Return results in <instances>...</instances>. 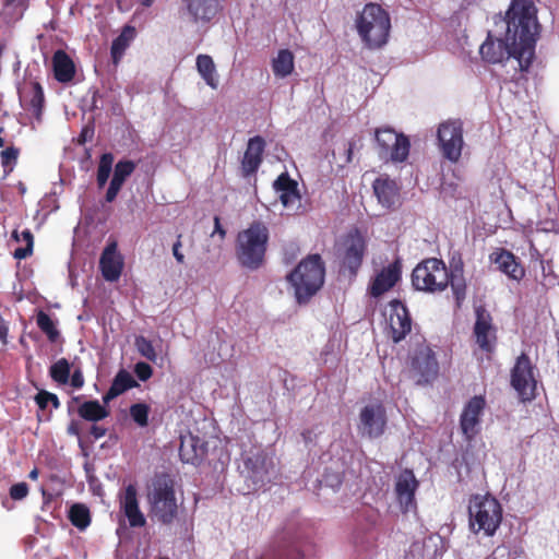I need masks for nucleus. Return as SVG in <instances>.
<instances>
[{"label": "nucleus", "instance_id": "15", "mask_svg": "<svg viewBox=\"0 0 559 559\" xmlns=\"http://www.w3.org/2000/svg\"><path fill=\"white\" fill-rule=\"evenodd\" d=\"M386 414L381 404L366 405L359 414L358 430L364 437L376 439L384 433Z\"/></svg>", "mask_w": 559, "mask_h": 559}, {"label": "nucleus", "instance_id": "41", "mask_svg": "<svg viewBox=\"0 0 559 559\" xmlns=\"http://www.w3.org/2000/svg\"><path fill=\"white\" fill-rule=\"evenodd\" d=\"M112 164L114 155L111 153H104L100 155L96 173V182L98 188H104L107 183L112 170Z\"/></svg>", "mask_w": 559, "mask_h": 559}, {"label": "nucleus", "instance_id": "7", "mask_svg": "<svg viewBox=\"0 0 559 559\" xmlns=\"http://www.w3.org/2000/svg\"><path fill=\"white\" fill-rule=\"evenodd\" d=\"M150 500L153 515L163 524H171L178 510L174 481L166 475L156 477Z\"/></svg>", "mask_w": 559, "mask_h": 559}, {"label": "nucleus", "instance_id": "44", "mask_svg": "<svg viewBox=\"0 0 559 559\" xmlns=\"http://www.w3.org/2000/svg\"><path fill=\"white\" fill-rule=\"evenodd\" d=\"M150 406L145 403H135L130 406V416L140 427L148 425Z\"/></svg>", "mask_w": 559, "mask_h": 559}, {"label": "nucleus", "instance_id": "51", "mask_svg": "<svg viewBox=\"0 0 559 559\" xmlns=\"http://www.w3.org/2000/svg\"><path fill=\"white\" fill-rule=\"evenodd\" d=\"M181 238H182V235L179 234L177 236V240L174 242L173 245V254H174V258L176 259V261L179 263V264H183L185 263V255L183 253L180 251L181 247H182V242H181Z\"/></svg>", "mask_w": 559, "mask_h": 559}, {"label": "nucleus", "instance_id": "31", "mask_svg": "<svg viewBox=\"0 0 559 559\" xmlns=\"http://www.w3.org/2000/svg\"><path fill=\"white\" fill-rule=\"evenodd\" d=\"M275 559H306L295 538L283 534L277 538L274 546Z\"/></svg>", "mask_w": 559, "mask_h": 559}, {"label": "nucleus", "instance_id": "61", "mask_svg": "<svg viewBox=\"0 0 559 559\" xmlns=\"http://www.w3.org/2000/svg\"><path fill=\"white\" fill-rule=\"evenodd\" d=\"M4 146V140L0 138V147Z\"/></svg>", "mask_w": 559, "mask_h": 559}, {"label": "nucleus", "instance_id": "50", "mask_svg": "<svg viewBox=\"0 0 559 559\" xmlns=\"http://www.w3.org/2000/svg\"><path fill=\"white\" fill-rule=\"evenodd\" d=\"M122 186L123 185L120 183V181L111 178V181H110L109 187L105 194L106 202H108V203L114 202L116 200L119 191L121 190Z\"/></svg>", "mask_w": 559, "mask_h": 559}, {"label": "nucleus", "instance_id": "57", "mask_svg": "<svg viewBox=\"0 0 559 559\" xmlns=\"http://www.w3.org/2000/svg\"><path fill=\"white\" fill-rule=\"evenodd\" d=\"M68 433L72 436H80V427L76 421H71L68 426Z\"/></svg>", "mask_w": 559, "mask_h": 559}, {"label": "nucleus", "instance_id": "2", "mask_svg": "<svg viewBox=\"0 0 559 559\" xmlns=\"http://www.w3.org/2000/svg\"><path fill=\"white\" fill-rule=\"evenodd\" d=\"M270 230L262 221H253L238 231L235 239V258L238 265L247 271H258L266 262Z\"/></svg>", "mask_w": 559, "mask_h": 559}, {"label": "nucleus", "instance_id": "53", "mask_svg": "<svg viewBox=\"0 0 559 559\" xmlns=\"http://www.w3.org/2000/svg\"><path fill=\"white\" fill-rule=\"evenodd\" d=\"M9 325L8 322L0 316V342L2 345L8 343Z\"/></svg>", "mask_w": 559, "mask_h": 559}, {"label": "nucleus", "instance_id": "19", "mask_svg": "<svg viewBox=\"0 0 559 559\" xmlns=\"http://www.w3.org/2000/svg\"><path fill=\"white\" fill-rule=\"evenodd\" d=\"M474 335L476 343L486 353H492L496 342V330L492 325L490 313L484 308L476 309V322L474 325Z\"/></svg>", "mask_w": 559, "mask_h": 559}, {"label": "nucleus", "instance_id": "17", "mask_svg": "<svg viewBox=\"0 0 559 559\" xmlns=\"http://www.w3.org/2000/svg\"><path fill=\"white\" fill-rule=\"evenodd\" d=\"M124 261L118 251L116 241H110L104 248L99 259V270L105 281L117 282L123 271Z\"/></svg>", "mask_w": 559, "mask_h": 559}, {"label": "nucleus", "instance_id": "26", "mask_svg": "<svg viewBox=\"0 0 559 559\" xmlns=\"http://www.w3.org/2000/svg\"><path fill=\"white\" fill-rule=\"evenodd\" d=\"M265 148V141L262 136L255 135L249 139L247 148L241 160L243 177L255 174L262 163V155Z\"/></svg>", "mask_w": 559, "mask_h": 559}, {"label": "nucleus", "instance_id": "25", "mask_svg": "<svg viewBox=\"0 0 559 559\" xmlns=\"http://www.w3.org/2000/svg\"><path fill=\"white\" fill-rule=\"evenodd\" d=\"M20 100L24 108L31 111L37 120H40L45 103L44 90L39 82L31 81L19 91Z\"/></svg>", "mask_w": 559, "mask_h": 559}, {"label": "nucleus", "instance_id": "8", "mask_svg": "<svg viewBox=\"0 0 559 559\" xmlns=\"http://www.w3.org/2000/svg\"><path fill=\"white\" fill-rule=\"evenodd\" d=\"M536 366L527 354L522 353L515 360L510 372V384L518 393L522 403H528L537 397Z\"/></svg>", "mask_w": 559, "mask_h": 559}, {"label": "nucleus", "instance_id": "36", "mask_svg": "<svg viewBox=\"0 0 559 559\" xmlns=\"http://www.w3.org/2000/svg\"><path fill=\"white\" fill-rule=\"evenodd\" d=\"M81 418L88 421H99L109 416V411L103 406L97 400L86 401L78 408Z\"/></svg>", "mask_w": 559, "mask_h": 559}, {"label": "nucleus", "instance_id": "38", "mask_svg": "<svg viewBox=\"0 0 559 559\" xmlns=\"http://www.w3.org/2000/svg\"><path fill=\"white\" fill-rule=\"evenodd\" d=\"M36 324L39 328V330L47 336L49 342H57V340L60 336V332L56 326V322L44 310H39L37 312Z\"/></svg>", "mask_w": 559, "mask_h": 559}, {"label": "nucleus", "instance_id": "43", "mask_svg": "<svg viewBox=\"0 0 559 559\" xmlns=\"http://www.w3.org/2000/svg\"><path fill=\"white\" fill-rule=\"evenodd\" d=\"M136 164L130 159L119 160L114 168L112 179L120 181V183H124L128 177L132 175L135 170Z\"/></svg>", "mask_w": 559, "mask_h": 559}, {"label": "nucleus", "instance_id": "33", "mask_svg": "<svg viewBox=\"0 0 559 559\" xmlns=\"http://www.w3.org/2000/svg\"><path fill=\"white\" fill-rule=\"evenodd\" d=\"M135 37V28L131 25H126L120 35L112 40L110 53L114 64H118L124 55L130 43Z\"/></svg>", "mask_w": 559, "mask_h": 559}, {"label": "nucleus", "instance_id": "60", "mask_svg": "<svg viewBox=\"0 0 559 559\" xmlns=\"http://www.w3.org/2000/svg\"><path fill=\"white\" fill-rule=\"evenodd\" d=\"M155 0H142L141 1V4L143 7H146V8H150L153 3H154Z\"/></svg>", "mask_w": 559, "mask_h": 559}, {"label": "nucleus", "instance_id": "48", "mask_svg": "<svg viewBox=\"0 0 559 559\" xmlns=\"http://www.w3.org/2000/svg\"><path fill=\"white\" fill-rule=\"evenodd\" d=\"M134 373L141 381H147L153 376V368L144 361H139L134 366Z\"/></svg>", "mask_w": 559, "mask_h": 559}, {"label": "nucleus", "instance_id": "18", "mask_svg": "<svg viewBox=\"0 0 559 559\" xmlns=\"http://www.w3.org/2000/svg\"><path fill=\"white\" fill-rule=\"evenodd\" d=\"M391 314L389 319L391 338L399 343L412 330V318L406 306L399 299L390 301Z\"/></svg>", "mask_w": 559, "mask_h": 559}, {"label": "nucleus", "instance_id": "5", "mask_svg": "<svg viewBox=\"0 0 559 559\" xmlns=\"http://www.w3.org/2000/svg\"><path fill=\"white\" fill-rule=\"evenodd\" d=\"M502 506L497 498L487 495H475L468 506V525L474 534L481 533L486 537L496 534L502 522Z\"/></svg>", "mask_w": 559, "mask_h": 559}, {"label": "nucleus", "instance_id": "37", "mask_svg": "<svg viewBox=\"0 0 559 559\" xmlns=\"http://www.w3.org/2000/svg\"><path fill=\"white\" fill-rule=\"evenodd\" d=\"M12 238L16 241H24L25 247L16 248L13 257L17 260H23L33 253L34 236L29 229H24L21 234L14 229L12 231Z\"/></svg>", "mask_w": 559, "mask_h": 559}, {"label": "nucleus", "instance_id": "20", "mask_svg": "<svg viewBox=\"0 0 559 559\" xmlns=\"http://www.w3.org/2000/svg\"><path fill=\"white\" fill-rule=\"evenodd\" d=\"M119 508L128 519L131 527H143L146 524L144 514L141 512L135 485L129 484L119 497Z\"/></svg>", "mask_w": 559, "mask_h": 559}, {"label": "nucleus", "instance_id": "32", "mask_svg": "<svg viewBox=\"0 0 559 559\" xmlns=\"http://www.w3.org/2000/svg\"><path fill=\"white\" fill-rule=\"evenodd\" d=\"M204 449L199 445V439L194 437L182 438L179 448V456L183 463L197 465L202 460Z\"/></svg>", "mask_w": 559, "mask_h": 559}, {"label": "nucleus", "instance_id": "12", "mask_svg": "<svg viewBox=\"0 0 559 559\" xmlns=\"http://www.w3.org/2000/svg\"><path fill=\"white\" fill-rule=\"evenodd\" d=\"M343 245L341 270H347L350 276H356L366 254V239L358 229H354L347 234Z\"/></svg>", "mask_w": 559, "mask_h": 559}, {"label": "nucleus", "instance_id": "21", "mask_svg": "<svg viewBox=\"0 0 559 559\" xmlns=\"http://www.w3.org/2000/svg\"><path fill=\"white\" fill-rule=\"evenodd\" d=\"M119 508L128 519L131 527H143L146 524L144 514L141 512L135 485L129 484L119 497Z\"/></svg>", "mask_w": 559, "mask_h": 559}, {"label": "nucleus", "instance_id": "6", "mask_svg": "<svg viewBox=\"0 0 559 559\" xmlns=\"http://www.w3.org/2000/svg\"><path fill=\"white\" fill-rule=\"evenodd\" d=\"M412 284L417 290L441 292L449 285V272L444 262L430 258L418 263L412 273Z\"/></svg>", "mask_w": 559, "mask_h": 559}, {"label": "nucleus", "instance_id": "23", "mask_svg": "<svg viewBox=\"0 0 559 559\" xmlns=\"http://www.w3.org/2000/svg\"><path fill=\"white\" fill-rule=\"evenodd\" d=\"M491 263L509 278L520 282L525 276V270L518 258L504 248H498L489 255Z\"/></svg>", "mask_w": 559, "mask_h": 559}, {"label": "nucleus", "instance_id": "55", "mask_svg": "<svg viewBox=\"0 0 559 559\" xmlns=\"http://www.w3.org/2000/svg\"><path fill=\"white\" fill-rule=\"evenodd\" d=\"M90 433L94 437V439L98 440L106 436L107 429L97 425H93L91 427Z\"/></svg>", "mask_w": 559, "mask_h": 559}, {"label": "nucleus", "instance_id": "63", "mask_svg": "<svg viewBox=\"0 0 559 559\" xmlns=\"http://www.w3.org/2000/svg\"><path fill=\"white\" fill-rule=\"evenodd\" d=\"M158 559H169V558H167V557H159Z\"/></svg>", "mask_w": 559, "mask_h": 559}, {"label": "nucleus", "instance_id": "52", "mask_svg": "<svg viewBox=\"0 0 559 559\" xmlns=\"http://www.w3.org/2000/svg\"><path fill=\"white\" fill-rule=\"evenodd\" d=\"M71 385L81 389L84 385V377L80 369H75L71 376Z\"/></svg>", "mask_w": 559, "mask_h": 559}, {"label": "nucleus", "instance_id": "39", "mask_svg": "<svg viewBox=\"0 0 559 559\" xmlns=\"http://www.w3.org/2000/svg\"><path fill=\"white\" fill-rule=\"evenodd\" d=\"M69 520L79 530H85L91 524L90 510L85 504L75 503L69 511Z\"/></svg>", "mask_w": 559, "mask_h": 559}, {"label": "nucleus", "instance_id": "47", "mask_svg": "<svg viewBox=\"0 0 559 559\" xmlns=\"http://www.w3.org/2000/svg\"><path fill=\"white\" fill-rule=\"evenodd\" d=\"M19 157V150L14 146L7 147L1 152V164L4 169L12 170Z\"/></svg>", "mask_w": 559, "mask_h": 559}, {"label": "nucleus", "instance_id": "42", "mask_svg": "<svg viewBox=\"0 0 559 559\" xmlns=\"http://www.w3.org/2000/svg\"><path fill=\"white\" fill-rule=\"evenodd\" d=\"M138 353L147 360L155 362L157 359L156 350L153 343L143 335H139L134 340Z\"/></svg>", "mask_w": 559, "mask_h": 559}, {"label": "nucleus", "instance_id": "28", "mask_svg": "<svg viewBox=\"0 0 559 559\" xmlns=\"http://www.w3.org/2000/svg\"><path fill=\"white\" fill-rule=\"evenodd\" d=\"M53 76L60 83H68L75 75V66L69 55L58 49L52 56Z\"/></svg>", "mask_w": 559, "mask_h": 559}, {"label": "nucleus", "instance_id": "54", "mask_svg": "<svg viewBox=\"0 0 559 559\" xmlns=\"http://www.w3.org/2000/svg\"><path fill=\"white\" fill-rule=\"evenodd\" d=\"M355 147V142L349 141L345 144L344 151H345V157H344V164H349L353 159V152Z\"/></svg>", "mask_w": 559, "mask_h": 559}, {"label": "nucleus", "instance_id": "10", "mask_svg": "<svg viewBox=\"0 0 559 559\" xmlns=\"http://www.w3.org/2000/svg\"><path fill=\"white\" fill-rule=\"evenodd\" d=\"M437 139L442 156L451 163H457L464 145L462 121L448 120L440 123Z\"/></svg>", "mask_w": 559, "mask_h": 559}, {"label": "nucleus", "instance_id": "46", "mask_svg": "<svg viewBox=\"0 0 559 559\" xmlns=\"http://www.w3.org/2000/svg\"><path fill=\"white\" fill-rule=\"evenodd\" d=\"M35 401L40 409H45L48 404H51L56 409L60 407V401L58 396L45 390H41L36 394Z\"/></svg>", "mask_w": 559, "mask_h": 559}, {"label": "nucleus", "instance_id": "40", "mask_svg": "<svg viewBox=\"0 0 559 559\" xmlns=\"http://www.w3.org/2000/svg\"><path fill=\"white\" fill-rule=\"evenodd\" d=\"M70 373L71 365L66 358L58 359L49 368L50 378L59 384H67L70 379Z\"/></svg>", "mask_w": 559, "mask_h": 559}, {"label": "nucleus", "instance_id": "58", "mask_svg": "<svg viewBox=\"0 0 559 559\" xmlns=\"http://www.w3.org/2000/svg\"><path fill=\"white\" fill-rule=\"evenodd\" d=\"M91 135L93 134V130H88L87 128H84L79 136V143L80 144H83L86 142L87 140V135Z\"/></svg>", "mask_w": 559, "mask_h": 559}, {"label": "nucleus", "instance_id": "24", "mask_svg": "<svg viewBox=\"0 0 559 559\" xmlns=\"http://www.w3.org/2000/svg\"><path fill=\"white\" fill-rule=\"evenodd\" d=\"M418 480L412 469L405 468L400 473L395 483V495L404 511L415 506V492L418 488Z\"/></svg>", "mask_w": 559, "mask_h": 559}, {"label": "nucleus", "instance_id": "11", "mask_svg": "<svg viewBox=\"0 0 559 559\" xmlns=\"http://www.w3.org/2000/svg\"><path fill=\"white\" fill-rule=\"evenodd\" d=\"M242 476L249 481L248 490L255 491L269 480V471L272 465L263 450L249 451L242 454Z\"/></svg>", "mask_w": 559, "mask_h": 559}, {"label": "nucleus", "instance_id": "29", "mask_svg": "<svg viewBox=\"0 0 559 559\" xmlns=\"http://www.w3.org/2000/svg\"><path fill=\"white\" fill-rule=\"evenodd\" d=\"M274 189L280 193L284 206L295 204L300 200L297 182L287 173H282L274 181Z\"/></svg>", "mask_w": 559, "mask_h": 559}, {"label": "nucleus", "instance_id": "49", "mask_svg": "<svg viewBox=\"0 0 559 559\" xmlns=\"http://www.w3.org/2000/svg\"><path fill=\"white\" fill-rule=\"evenodd\" d=\"M28 485L24 481L11 486L10 497L13 500H22L28 495Z\"/></svg>", "mask_w": 559, "mask_h": 559}, {"label": "nucleus", "instance_id": "22", "mask_svg": "<svg viewBox=\"0 0 559 559\" xmlns=\"http://www.w3.org/2000/svg\"><path fill=\"white\" fill-rule=\"evenodd\" d=\"M401 276L402 263L396 259L376 275L369 287L370 295L374 298L380 297L394 287Z\"/></svg>", "mask_w": 559, "mask_h": 559}, {"label": "nucleus", "instance_id": "27", "mask_svg": "<svg viewBox=\"0 0 559 559\" xmlns=\"http://www.w3.org/2000/svg\"><path fill=\"white\" fill-rule=\"evenodd\" d=\"M183 3L194 22L211 21L219 8V0H183Z\"/></svg>", "mask_w": 559, "mask_h": 559}, {"label": "nucleus", "instance_id": "4", "mask_svg": "<svg viewBox=\"0 0 559 559\" xmlns=\"http://www.w3.org/2000/svg\"><path fill=\"white\" fill-rule=\"evenodd\" d=\"M356 28L368 48H380L390 35V15L380 4L367 3L356 19Z\"/></svg>", "mask_w": 559, "mask_h": 559}, {"label": "nucleus", "instance_id": "9", "mask_svg": "<svg viewBox=\"0 0 559 559\" xmlns=\"http://www.w3.org/2000/svg\"><path fill=\"white\" fill-rule=\"evenodd\" d=\"M376 143L381 159L402 163L407 159L411 143L407 136L396 133L392 128L376 130Z\"/></svg>", "mask_w": 559, "mask_h": 559}, {"label": "nucleus", "instance_id": "35", "mask_svg": "<svg viewBox=\"0 0 559 559\" xmlns=\"http://www.w3.org/2000/svg\"><path fill=\"white\" fill-rule=\"evenodd\" d=\"M197 70L209 86L213 90L218 87L216 68L211 56L199 55L197 57Z\"/></svg>", "mask_w": 559, "mask_h": 559}, {"label": "nucleus", "instance_id": "16", "mask_svg": "<svg viewBox=\"0 0 559 559\" xmlns=\"http://www.w3.org/2000/svg\"><path fill=\"white\" fill-rule=\"evenodd\" d=\"M372 190L378 203L385 210H396L402 203L401 187L388 175L379 176L372 183Z\"/></svg>", "mask_w": 559, "mask_h": 559}, {"label": "nucleus", "instance_id": "62", "mask_svg": "<svg viewBox=\"0 0 559 559\" xmlns=\"http://www.w3.org/2000/svg\"><path fill=\"white\" fill-rule=\"evenodd\" d=\"M21 191L24 192L25 188L21 185Z\"/></svg>", "mask_w": 559, "mask_h": 559}, {"label": "nucleus", "instance_id": "56", "mask_svg": "<svg viewBox=\"0 0 559 559\" xmlns=\"http://www.w3.org/2000/svg\"><path fill=\"white\" fill-rule=\"evenodd\" d=\"M214 233L218 234L221 239L226 237V229L221 225V218L218 216L214 217Z\"/></svg>", "mask_w": 559, "mask_h": 559}, {"label": "nucleus", "instance_id": "30", "mask_svg": "<svg viewBox=\"0 0 559 559\" xmlns=\"http://www.w3.org/2000/svg\"><path fill=\"white\" fill-rule=\"evenodd\" d=\"M138 385V382L134 380L130 372L124 369H120L115 376L110 388L104 394L103 402L108 404L111 400Z\"/></svg>", "mask_w": 559, "mask_h": 559}, {"label": "nucleus", "instance_id": "34", "mask_svg": "<svg viewBox=\"0 0 559 559\" xmlns=\"http://www.w3.org/2000/svg\"><path fill=\"white\" fill-rule=\"evenodd\" d=\"M295 57L289 49H281L272 60V71L276 78L284 79L295 69Z\"/></svg>", "mask_w": 559, "mask_h": 559}, {"label": "nucleus", "instance_id": "13", "mask_svg": "<svg viewBox=\"0 0 559 559\" xmlns=\"http://www.w3.org/2000/svg\"><path fill=\"white\" fill-rule=\"evenodd\" d=\"M411 370L417 377L418 384L431 383L439 374V364L435 352L426 344H420L411 359Z\"/></svg>", "mask_w": 559, "mask_h": 559}, {"label": "nucleus", "instance_id": "14", "mask_svg": "<svg viewBox=\"0 0 559 559\" xmlns=\"http://www.w3.org/2000/svg\"><path fill=\"white\" fill-rule=\"evenodd\" d=\"M487 402L484 395H475L464 405L460 416V428L467 441H472L480 431V418Z\"/></svg>", "mask_w": 559, "mask_h": 559}, {"label": "nucleus", "instance_id": "45", "mask_svg": "<svg viewBox=\"0 0 559 559\" xmlns=\"http://www.w3.org/2000/svg\"><path fill=\"white\" fill-rule=\"evenodd\" d=\"M449 284L451 285L456 305L460 307L466 295V284L463 277L455 274L449 275Z\"/></svg>", "mask_w": 559, "mask_h": 559}, {"label": "nucleus", "instance_id": "1", "mask_svg": "<svg viewBox=\"0 0 559 559\" xmlns=\"http://www.w3.org/2000/svg\"><path fill=\"white\" fill-rule=\"evenodd\" d=\"M533 0H511L504 15L493 16L495 33L489 31L479 47L481 60L497 64L514 58L519 69L527 72L535 58L540 24Z\"/></svg>", "mask_w": 559, "mask_h": 559}, {"label": "nucleus", "instance_id": "3", "mask_svg": "<svg viewBox=\"0 0 559 559\" xmlns=\"http://www.w3.org/2000/svg\"><path fill=\"white\" fill-rule=\"evenodd\" d=\"M324 262L320 254H309L287 275L299 305L307 304L323 286Z\"/></svg>", "mask_w": 559, "mask_h": 559}, {"label": "nucleus", "instance_id": "59", "mask_svg": "<svg viewBox=\"0 0 559 559\" xmlns=\"http://www.w3.org/2000/svg\"><path fill=\"white\" fill-rule=\"evenodd\" d=\"M38 474H39L38 469H37V468H34V469H32V471L29 472L28 477H29L31 479H33V480H36V479L38 478Z\"/></svg>", "mask_w": 559, "mask_h": 559}]
</instances>
